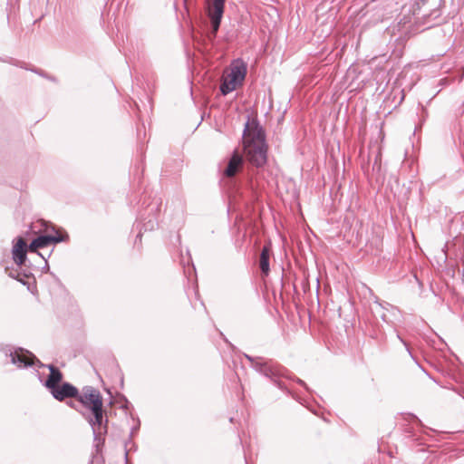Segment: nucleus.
Segmentation results:
<instances>
[{
    "label": "nucleus",
    "mask_w": 464,
    "mask_h": 464,
    "mask_svg": "<svg viewBox=\"0 0 464 464\" xmlns=\"http://www.w3.org/2000/svg\"><path fill=\"white\" fill-rule=\"evenodd\" d=\"M243 142L247 160L257 168L264 166L267 160V147L263 130L247 121L243 132Z\"/></svg>",
    "instance_id": "obj_1"
},
{
    "label": "nucleus",
    "mask_w": 464,
    "mask_h": 464,
    "mask_svg": "<svg viewBox=\"0 0 464 464\" xmlns=\"http://www.w3.org/2000/svg\"><path fill=\"white\" fill-rule=\"evenodd\" d=\"M226 0H205V14L208 17L211 25L209 38L215 37L223 17Z\"/></svg>",
    "instance_id": "obj_2"
},
{
    "label": "nucleus",
    "mask_w": 464,
    "mask_h": 464,
    "mask_svg": "<svg viewBox=\"0 0 464 464\" xmlns=\"http://www.w3.org/2000/svg\"><path fill=\"white\" fill-rule=\"evenodd\" d=\"M76 400L90 411L103 406L101 392L92 386H84L81 392L78 391Z\"/></svg>",
    "instance_id": "obj_3"
},
{
    "label": "nucleus",
    "mask_w": 464,
    "mask_h": 464,
    "mask_svg": "<svg viewBox=\"0 0 464 464\" xmlns=\"http://www.w3.org/2000/svg\"><path fill=\"white\" fill-rule=\"evenodd\" d=\"M82 416L91 425L95 436L107 432L108 420L104 419L103 406L91 411V414L82 412Z\"/></svg>",
    "instance_id": "obj_4"
},
{
    "label": "nucleus",
    "mask_w": 464,
    "mask_h": 464,
    "mask_svg": "<svg viewBox=\"0 0 464 464\" xmlns=\"http://www.w3.org/2000/svg\"><path fill=\"white\" fill-rule=\"evenodd\" d=\"M11 362L15 364L18 368H25L32 365H38L44 367L43 364L32 353L23 348H17L9 354Z\"/></svg>",
    "instance_id": "obj_5"
},
{
    "label": "nucleus",
    "mask_w": 464,
    "mask_h": 464,
    "mask_svg": "<svg viewBox=\"0 0 464 464\" xmlns=\"http://www.w3.org/2000/svg\"><path fill=\"white\" fill-rule=\"evenodd\" d=\"M246 358L251 362V366L264 376L273 379L279 374V368L272 362L265 361L261 357H252L245 354Z\"/></svg>",
    "instance_id": "obj_6"
},
{
    "label": "nucleus",
    "mask_w": 464,
    "mask_h": 464,
    "mask_svg": "<svg viewBox=\"0 0 464 464\" xmlns=\"http://www.w3.org/2000/svg\"><path fill=\"white\" fill-rule=\"evenodd\" d=\"M49 391L53 397L59 401L71 398L76 399V396H78V389L69 382L56 385Z\"/></svg>",
    "instance_id": "obj_7"
},
{
    "label": "nucleus",
    "mask_w": 464,
    "mask_h": 464,
    "mask_svg": "<svg viewBox=\"0 0 464 464\" xmlns=\"http://www.w3.org/2000/svg\"><path fill=\"white\" fill-rule=\"evenodd\" d=\"M63 241V237L60 235H42L34 238L28 246L30 252H37L39 248L50 246L53 243Z\"/></svg>",
    "instance_id": "obj_8"
},
{
    "label": "nucleus",
    "mask_w": 464,
    "mask_h": 464,
    "mask_svg": "<svg viewBox=\"0 0 464 464\" xmlns=\"http://www.w3.org/2000/svg\"><path fill=\"white\" fill-rule=\"evenodd\" d=\"M243 164V157L237 151H234L224 170V175L227 178L234 177L242 169Z\"/></svg>",
    "instance_id": "obj_9"
},
{
    "label": "nucleus",
    "mask_w": 464,
    "mask_h": 464,
    "mask_svg": "<svg viewBox=\"0 0 464 464\" xmlns=\"http://www.w3.org/2000/svg\"><path fill=\"white\" fill-rule=\"evenodd\" d=\"M28 246L24 238L18 237L13 247V258L16 265L22 266L26 259Z\"/></svg>",
    "instance_id": "obj_10"
},
{
    "label": "nucleus",
    "mask_w": 464,
    "mask_h": 464,
    "mask_svg": "<svg viewBox=\"0 0 464 464\" xmlns=\"http://www.w3.org/2000/svg\"><path fill=\"white\" fill-rule=\"evenodd\" d=\"M246 73V67L243 62L237 61L231 66L230 72L227 74V77L241 84Z\"/></svg>",
    "instance_id": "obj_11"
},
{
    "label": "nucleus",
    "mask_w": 464,
    "mask_h": 464,
    "mask_svg": "<svg viewBox=\"0 0 464 464\" xmlns=\"http://www.w3.org/2000/svg\"><path fill=\"white\" fill-rule=\"evenodd\" d=\"M47 367L50 370V374L45 381L44 385L46 388L51 390L52 388L60 384L63 379V374L60 370L53 364H48Z\"/></svg>",
    "instance_id": "obj_12"
},
{
    "label": "nucleus",
    "mask_w": 464,
    "mask_h": 464,
    "mask_svg": "<svg viewBox=\"0 0 464 464\" xmlns=\"http://www.w3.org/2000/svg\"><path fill=\"white\" fill-rule=\"evenodd\" d=\"M269 253V246H264L260 253L259 267L261 269L262 274H264L265 276H267L270 271Z\"/></svg>",
    "instance_id": "obj_13"
},
{
    "label": "nucleus",
    "mask_w": 464,
    "mask_h": 464,
    "mask_svg": "<svg viewBox=\"0 0 464 464\" xmlns=\"http://www.w3.org/2000/svg\"><path fill=\"white\" fill-rule=\"evenodd\" d=\"M158 226L157 219L155 218H149L148 221L141 222L139 221L136 224L137 228L140 230L137 237L136 241L141 237V230L144 231H152Z\"/></svg>",
    "instance_id": "obj_14"
},
{
    "label": "nucleus",
    "mask_w": 464,
    "mask_h": 464,
    "mask_svg": "<svg viewBox=\"0 0 464 464\" xmlns=\"http://www.w3.org/2000/svg\"><path fill=\"white\" fill-rule=\"evenodd\" d=\"M238 85L240 84L237 83L236 81H232V79L226 75L220 86V91L224 95H227V93L236 90Z\"/></svg>",
    "instance_id": "obj_15"
},
{
    "label": "nucleus",
    "mask_w": 464,
    "mask_h": 464,
    "mask_svg": "<svg viewBox=\"0 0 464 464\" xmlns=\"http://www.w3.org/2000/svg\"><path fill=\"white\" fill-rule=\"evenodd\" d=\"M8 63H11L14 66L20 67V68H23V69H25V70H30V71H32V72H34L35 73H38L39 75L44 76V73H43L42 71H39L37 69L29 68L27 66V63H24V62H21L19 60H16V59H14V58H10Z\"/></svg>",
    "instance_id": "obj_16"
},
{
    "label": "nucleus",
    "mask_w": 464,
    "mask_h": 464,
    "mask_svg": "<svg viewBox=\"0 0 464 464\" xmlns=\"http://www.w3.org/2000/svg\"><path fill=\"white\" fill-rule=\"evenodd\" d=\"M192 272H195V267L193 265L191 266V267L189 266L188 267H184V273L186 274L188 281H192L194 279L192 277Z\"/></svg>",
    "instance_id": "obj_17"
},
{
    "label": "nucleus",
    "mask_w": 464,
    "mask_h": 464,
    "mask_svg": "<svg viewBox=\"0 0 464 464\" xmlns=\"http://www.w3.org/2000/svg\"><path fill=\"white\" fill-rule=\"evenodd\" d=\"M192 38H193V41H194V45H195V48H197L198 50H199V41L198 40L197 38V35L195 34V33L193 32L192 33Z\"/></svg>",
    "instance_id": "obj_18"
},
{
    "label": "nucleus",
    "mask_w": 464,
    "mask_h": 464,
    "mask_svg": "<svg viewBox=\"0 0 464 464\" xmlns=\"http://www.w3.org/2000/svg\"><path fill=\"white\" fill-rule=\"evenodd\" d=\"M195 296H196L197 300L199 301L201 304H203V303L200 301V295H199L198 285H196V288H195Z\"/></svg>",
    "instance_id": "obj_19"
},
{
    "label": "nucleus",
    "mask_w": 464,
    "mask_h": 464,
    "mask_svg": "<svg viewBox=\"0 0 464 464\" xmlns=\"http://www.w3.org/2000/svg\"><path fill=\"white\" fill-rule=\"evenodd\" d=\"M397 337H398V338L401 340V343L406 346L407 351H408V352H409V353L411 354V351H410V349H409L408 344L406 343V342H405L403 339H401V335L397 334Z\"/></svg>",
    "instance_id": "obj_20"
},
{
    "label": "nucleus",
    "mask_w": 464,
    "mask_h": 464,
    "mask_svg": "<svg viewBox=\"0 0 464 464\" xmlns=\"http://www.w3.org/2000/svg\"><path fill=\"white\" fill-rule=\"evenodd\" d=\"M67 404H68L71 408H72V409H74V410L78 411V407H77V405H76L74 402L70 401V402H67Z\"/></svg>",
    "instance_id": "obj_21"
},
{
    "label": "nucleus",
    "mask_w": 464,
    "mask_h": 464,
    "mask_svg": "<svg viewBox=\"0 0 464 464\" xmlns=\"http://www.w3.org/2000/svg\"><path fill=\"white\" fill-rule=\"evenodd\" d=\"M9 276L13 278L17 279L18 281L22 282L24 285L25 284L22 279L18 278V275L14 276L13 273H10Z\"/></svg>",
    "instance_id": "obj_22"
},
{
    "label": "nucleus",
    "mask_w": 464,
    "mask_h": 464,
    "mask_svg": "<svg viewBox=\"0 0 464 464\" xmlns=\"http://www.w3.org/2000/svg\"><path fill=\"white\" fill-rule=\"evenodd\" d=\"M203 120H204V117H203V112H202V113L200 114V122H199V124L203 121Z\"/></svg>",
    "instance_id": "obj_23"
},
{
    "label": "nucleus",
    "mask_w": 464,
    "mask_h": 464,
    "mask_svg": "<svg viewBox=\"0 0 464 464\" xmlns=\"http://www.w3.org/2000/svg\"><path fill=\"white\" fill-rule=\"evenodd\" d=\"M462 401L464 402V398H462Z\"/></svg>",
    "instance_id": "obj_24"
}]
</instances>
